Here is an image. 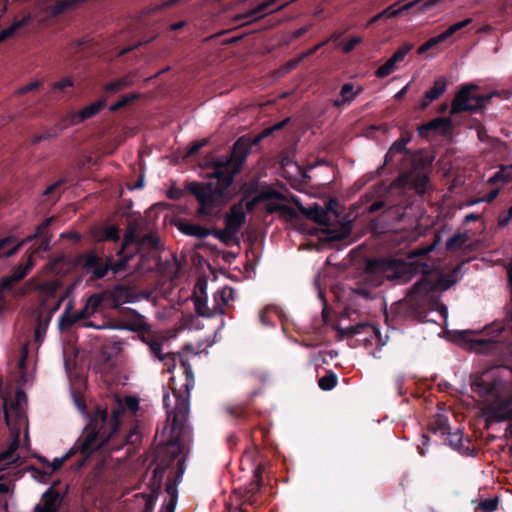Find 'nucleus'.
<instances>
[{
  "mask_svg": "<svg viewBox=\"0 0 512 512\" xmlns=\"http://www.w3.org/2000/svg\"><path fill=\"white\" fill-rule=\"evenodd\" d=\"M186 414L187 403L182 400L173 419L170 438L156 450L155 454L144 453L133 467L130 464V486L133 481H137L138 489L144 487L142 492L135 493L130 499V512H153L165 469L181 452L182 443L190 439V431L184 423ZM151 416V405L141 404L138 396L130 395V459L132 450L136 449L150 433ZM132 489L130 487V491Z\"/></svg>",
  "mask_w": 512,
  "mask_h": 512,
  "instance_id": "f257e3e1",
  "label": "nucleus"
},
{
  "mask_svg": "<svg viewBox=\"0 0 512 512\" xmlns=\"http://www.w3.org/2000/svg\"><path fill=\"white\" fill-rule=\"evenodd\" d=\"M161 220L162 224H177L178 230L187 236L204 239L211 229L187 220H174L170 211L163 205L155 206L149 219L139 222L132 219L130 213V304L145 299L156 305L153 297V272L160 266V240L152 221Z\"/></svg>",
  "mask_w": 512,
  "mask_h": 512,
  "instance_id": "f03ea898",
  "label": "nucleus"
},
{
  "mask_svg": "<svg viewBox=\"0 0 512 512\" xmlns=\"http://www.w3.org/2000/svg\"><path fill=\"white\" fill-rule=\"evenodd\" d=\"M286 122L287 120H284L270 128H266L253 138L240 137L233 144L232 150L228 155L215 158L211 163L212 172L208 176L216 179V183L189 182L186 184V189L199 202L198 216H218L221 207L228 201L227 189L232 184L235 175L240 172L252 148L257 146L262 139L271 135L275 130L282 129Z\"/></svg>",
  "mask_w": 512,
  "mask_h": 512,
  "instance_id": "7ed1b4c3",
  "label": "nucleus"
},
{
  "mask_svg": "<svg viewBox=\"0 0 512 512\" xmlns=\"http://www.w3.org/2000/svg\"><path fill=\"white\" fill-rule=\"evenodd\" d=\"M462 265L463 263L458 264L448 274L434 275L426 264L396 258H373L366 262L354 292L365 299H372V290L381 286L385 280L406 283L414 275L421 273V278L413 284L412 292L428 295L437 290H447L456 284Z\"/></svg>",
  "mask_w": 512,
  "mask_h": 512,
  "instance_id": "20e7f679",
  "label": "nucleus"
},
{
  "mask_svg": "<svg viewBox=\"0 0 512 512\" xmlns=\"http://www.w3.org/2000/svg\"><path fill=\"white\" fill-rule=\"evenodd\" d=\"M127 405V396L124 399L115 398L112 402V418L108 420L107 411L98 409L91 416L90 422L85 426L83 435L76 441L62 457L54 458L52 463L44 460L51 467V471L59 470L62 465L76 453L81 454V458L72 465V469L80 470L87 462L88 458L97 450L103 448L106 443L118 432L119 414Z\"/></svg>",
  "mask_w": 512,
  "mask_h": 512,
  "instance_id": "39448f33",
  "label": "nucleus"
},
{
  "mask_svg": "<svg viewBox=\"0 0 512 512\" xmlns=\"http://www.w3.org/2000/svg\"><path fill=\"white\" fill-rule=\"evenodd\" d=\"M511 379L512 369L501 366L484 371L471 382L472 391L482 400L481 410L487 422L512 421V393L502 396Z\"/></svg>",
  "mask_w": 512,
  "mask_h": 512,
  "instance_id": "423d86ee",
  "label": "nucleus"
},
{
  "mask_svg": "<svg viewBox=\"0 0 512 512\" xmlns=\"http://www.w3.org/2000/svg\"><path fill=\"white\" fill-rule=\"evenodd\" d=\"M130 339L139 340L145 345L149 347L150 353L156 357L159 361L164 363L168 367V372H172V370L176 367L177 361H179L180 369L182 370L185 376V383L183 384V390L173 388V396L175 397V393H185L186 392V384L188 379V374L185 368H190L192 377L194 378L193 370L187 356V352H193V345L186 344L182 351L177 353L162 352L163 342L166 340L164 336H162L159 332L152 330L150 323L147 318L140 314L136 309L130 308Z\"/></svg>",
  "mask_w": 512,
  "mask_h": 512,
  "instance_id": "0eeeda50",
  "label": "nucleus"
},
{
  "mask_svg": "<svg viewBox=\"0 0 512 512\" xmlns=\"http://www.w3.org/2000/svg\"><path fill=\"white\" fill-rule=\"evenodd\" d=\"M188 374L187 384H186V392L175 393V406L171 410H167V425L164 427V430L169 429V435L167 440L171 436V429L173 426V419L176 414L177 408L180 404V402L183 400L187 403V414L185 416V425H187L189 431H190V439L187 442L182 443L181 452L177 455L175 460L171 462V465L165 469V473L169 471L167 476V484H166V492L170 496V499L168 503L165 506V512H174L175 506H176V499H177V483L182 478V475L184 473V459L181 458V454H183L189 447V444L192 441V428L189 424V413H190V392L194 388L195 385V379H193L190 368H185Z\"/></svg>",
  "mask_w": 512,
  "mask_h": 512,
  "instance_id": "6e6552de",
  "label": "nucleus"
},
{
  "mask_svg": "<svg viewBox=\"0 0 512 512\" xmlns=\"http://www.w3.org/2000/svg\"><path fill=\"white\" fill-rule=\"evenodd\" d=\"M128 262V256L124 255L119 264H114L112 258L105 260L97 255L94 251L84 252L76 257V263L81 266L85 274L90 275L91 281L102 279L106 276L109 270L115 273L125 267Z\"/></svg>",
  "mask_w": 512,
  "mask_h": 512,
  "instance_id": "1a4fd4ad",
  "label": "nucleus"
},
{
  "mask_svg": "<svg viewBox=\"0 0 512 512\" xmlns=\"http://www.w3.org/2000/svg\"><path fill=\"white\" fill-rule=\"evenodd\" d=\"M478 88L475 84L461 85L453 98L450 114L456 115L462 112L478 113L483 111L493 94H477Z\"/></svg>",
  "mask_w": 512,
  "mask_h": 512,
  "instance_id": "9d476101",
  "label": "nucleus"
},
{
  "mask_svg": "<svg viewBox=\"0 0 512 512\" xmlns=\"http://www.w3.org/2000/svg\"><path fill=\"white\" fill-rule=\"evenodd\" d=\"M413 286L410 288L407 297L391 306V313L398 320H416L424 322L427 316L425 298L427 294L413 293Z\"/></svg>",
  "mask_w": 512,
  "mask_h": 512,
  "instance_id": "9b49d317",
  "label": "nucleus"
},
{
  "mask_svg": "<svg viewBox=\"0 0 512 512\" xmlns=\"http://www.w3.org/2000/svg\"><path fill=\"white\" fill-rule=\"evenodd\" d=\"M86 303L93 313L102 307L118 308L122 304L128 303V286L120 284L112 290L92 294L87 298Z\"/></svg>",
  "mask_w": 512,
  "mask_h": 512,
  "instance_id": "f8f14e48",
  "label": "nucleus"
},
{
  "mask_svg": "<svg viewBox=\"0 0 512 512\" xmlns=\"http://www.w3.org/2000/svg\"><path fill=\"white\" fill-rule=\"evenodd\" d=\"M431 163V159L421 155L411 161L410 168L401 174L403 180L412 186L417 193H424L427 188Z\"/></svg>",
  "mask_w": 512,
  "mask_h": 512,
  "instance_id": "ddd939ff",
  "label": "nucleus"
},
{
  "mask_svg": "<svg viewBox=\"0 0 512 512\" xmlns=\"http://www.w3.org/2000/svg\"><path fill=\"white\" fill-rule=\"evenodd\" d=\"M27 284L33 290L39 292L40 305L39 309L47 310L49 302L52 299H56L59 289L62 284L59 280L39 281L35 278H31Z\"/></svg>",
  "mask_w": 512,
  "mask_h": 512,
  "instance_id": "4468645a",
  "label": "nucleus"
},
{
  "mask_svg": "<svg viewBox=\"0 0 512 512\" xmlns=\"http://www.w3.org/2000/svg\"><path fill=\"white\" fill-rule=\"evenodd\" d=\"M335 200H330L326 207H322L319 204H314L310 207H301V212L310 220L321 226L329 227L331 225V216L333 215L335 220L338 218V213L334 209Z\"/></svg>",
  "mask_w": 512,
  "mask_h": 512,
  "instance_id": "2eb2a0df",
  "label": "nucleus"
},
{
  "mask_svg": "<svg viewBox=\"0 0 512 512\" xmlns=\"http://www.w3.org/2000/svg\"><path fill=\"white\" fill-rule=\"evenodd\" d=\"M378 190L373 189L365 192L360 199L353 204V210L363 209L361 214H374L379 211L386 212L389 208L382 197H377Z\"/></svg>",
  "mask_w": 512,
  "mask_h": 512,
  "instance_id": "dca6fc26",
  "label": "nucleus"
},
{
  "mask_svg": "<svg viewBox=\"0 0 512 512\" xmlns=\"http://www.w3.org/2000/svg\"><path fill=\"white\" fill-rule=\"evenodd\" d=\"M472 22L471 18H466L463 21H459L457 23H454L451 25L448 29H446L444 32L440 33L439 35L432 37L428 39L425 43H423L418 48V54H423L430 50L431 48L435 47L436 45L446 41L448 38L453 36L456 32L459 30L465 28Z\"/></svg>",
  "mask_w": 512,
  "mask_h": 512,
  "instance_id": "f3484780",
  "label": "nucleus"
},
{
  "mask_svg": "<svg viewBox=\"0 0 512 512\" xmlns=\"http://www.w3.org/2000/svg\"><path fill=\"white\" fill-rule=\"evenodd\" d=\"M105 107H106V99L101 98V99H98L97 101L87 105L83 109L76 111V112H71V113L67 114L66 116H67L68 120L70 121L69 123L72 126H74V125L84 122L87 119L94 117L100 111H102Z\"/></svg>",
  "mask_w": 512,
  "mask_h": 512,
  "instance_id": "a211bd4d",
  "label": "nucleus"
},
{
  "mask_svg": "<svg viewBox=\"0 0 512 512\" xmlns=\"http://www.w3.org/2000/svg\"><path fill=\"white\" fill-rule=\"evenodd\" d=\"M3 412H4V418L6 425L11 430L12 435V441H14L15 438V432L18 431V439L20 440V428L17 426H14L12 424L11 418L14 417L16 420H20L22 418V405L18 402L13 400L11 403H9V400L7 398L3 399Z\"/></svg>",
  "mask_w": 512,
  "mask_h": 512,
  "instance_id": "6ab92c4d",
  "label": "nucleus"
},
{
  "mask_svg": "<svg viewBox=\"0 0 512 512\" xmlns=\"http://www.w3.org/2000/svg\"><path fill=\"white\" fill-rule=\"evenodd\" d=\"M445 443L463 456L473 455L474 449L470 447V439L464 438L463 432L459 429L455 432L450 431L445 436Z\"/></svg>",
  "mask_w": 512,
  "mask_h": 512,
  "instance_id": "aec40b11",
  "label": "nucleus"
},
{
  "mask_svg": "<svg viewBox=\"0 0 512 512\" xmlns=\"http://www.w3.org/2000/svg\"><path fill=\"white\" fill-rule=\"evenodd\" d=\"M43 503L36 504L34 507V512H58L61 503L62 497L60 493L55 490L53 487L48 488L41 497Z\"/></svg>",
  "mask_w": 512,
  "mask_h": 512,
  "instance_id": "412c9836",
  "label": "nucleus"
},
{
  "mask_svg": "<svg viewBox=\"0 0 512 512\" xmlns=\"http://www.w3.org/2000/svg\"><path fill=\"white\" fill-rule=\"evenodd\" d=\"M128 397V394L126 392H115L113 393L112 397L109 399V402L106 403V407L105 408H102L100 406H97L96 409L93 411L92 414L89 415L88 413V410H87V406H86V403L84 401V399L78 395V394H74V403H75V406L78 408V410L82 413V414H86L87 416H89V419L91 418V416L96 412V410L98 409H102V410H106L107 411V417H108V420H110L113 416L112 414V402L115 398H119V399H124L125 397ZM128 408V404L126 406H124L123 410L120 412L119 414V417L126 411V409Z\"/></svg>",
  "mask_w": 512,
  "mask_h": 512,
  "instance_id": "4be33fe9",
  "label": "nucleus"
},
{
  "mask_svg": "<svg viewBox=\"0 0 512 512\" xmlns=\"http://www.w3.org/2000/svg\"><path fill=\"white\" fill-rule=\"evenodd\" d=\"M279 0H267L260 4H258L254 9L250 10L246 14H242L238 16V19H248L253 18V20L259 19L263 17V14L265 13H272L276 11L283 10L285 7H287L290 3L294 2L295 0L287 1L277 7L274 8V5L278 3Z\"/></svg>",
  "mask_w": 512,
  "mask_h": 512,
  "instance_id": "5701e85b",
  "label": "nucleus"
},
{
  "mask_svg": "<svg viewBox=\"0 0 512 512\" xmlns=\"http://www.w3.org/2000/svg\"><path fill=\"white\" fill-rule=\"evenodd\" d=\"M264 471V466L262 464L257 465L254 470L253 480L248 485L245 494H244V504L249 505H257L258 504V493L263 484L262 474Z\"/></svg>",
  "mask_w": 512,
  "mask_h": 512,
  "instance_id": "b1692460",
  "label": "nucleus"
},
{
  "mask_svg": "<svg viewBox=\"0 0 512 512\" xmlns=\"http://www.w3.org/2000/svg\"><path fill=\"white\" fill-rule=\"evenodd\" d=\"M123 341H113L105 344L101 350V360L110 366H115L118 356L123 352Z\"/></svg>",
  "mask_w": 512,
  "mask_h": 512,
  "instance_id": "393cba45",
  "label": "nucleus"
},
{
  "mask_svg": "<svg viewBox=\"0 0 512 512\" xmlns=\"http://www.w3.org/2000/svg\"><path fill=\"white\" fill-rule=\"evenodd\" d=\"M234 289L231 287H224L223 289L217 290L214 294V306L215 316L217 314L223 315L225 313V307L230 301L234 299Z\"/></svg>",
  "mask_w": 512,
  "mask_h": 512,
  "instance_id": "a878e982",
  "label": "nucleus"
},
{
  "mask_svg": "<svg viewBox=\"0 0 512 512\" xmlns=\"http://www.w3.org/2000/svg\"><path fill=\"white\" fill-rule=\"evenodd\" d=\"M396 154H402L407 157L410 162L420 157L422 154L420 151H412L403 145L398 139L393 142L388 152L385 155V164H390Z\"/></svg>",
  "mask_w": 512,
  "mask_h": 512,
  "instance_id": "bb28decb",
  "label": "nucleus"
},
{
  "mask_svg": "<svg viewBox=\"0 0 512 512\" xmlns=\"http://www.w3.org/2000/svg\"><path fill=\"white\" fill-rule=\"evenodd\" d=\"M362 87H358L356 91H354L353 83H345L339 92L338 98L333 101V106L336 108H342L345 105H349L357 95L362 92Z\"/></svg>",
  "mask_w": 512,
  "mask_h": 512,
  "instance_id": "cd10ccee",
  "label": "nucleus"
},
{
  "mask_svg": "<svg viewBox=\"0 0 512 512\" xmlns=\"http://www.w3.org/2000/svg\"><path fill=\"white\" fill-rule=\"evenodd\" d=\"M246 220V214L239 206H232L230 213L225 218V226L228 230L235 232L236 234L241 229Z\"/></svg>",
  "mask_w": 512,
  "mask_h": 512,
  "instance_id": "c85d7f7f",
  "label": "nucleus"
},
{
  "mask_svg": "<svg viewBox=\"0 0 512 512\" xmlns=\"http://www.w3.org/2000/svg\"><path fill=\"white\" fill-rule=\"evenodd\" d=\"M88 1L89 0H57L53 5L47 7V12L51 16L57 17L66 11L79 8L82 4Z\"/></svg>",
  "mask_w": 512,
  "mask_h": 512,
  "instance_id": "c756f323",
  "label": "nucleus"
},
{
  "mask_svg": "<svg viewBox=\"0 0 512 512\" xmlns=\"http://www.w3.org/2000/svg\"><path fill=\"white\" fill-rule=\"evenodd\" d=\"M226 412L234 419L246 423L253 417V410L249 403H239L226 407Z\"/></svg>",
  "mask_w": 512,
  "mask_h": 512,
  "instance_id": "7c9ffc66",
  "label": "nucleus"
},
{
  "mask_svg": "<svg viewBox=\"0 0 512 512\" xmlns=\"http://www.w3.org/2000/svg\"><path fill=\"white\" fill-rule=\"evenodd\" d=\"M336 338L338 341L352 338L356 335L364 334L365 329L371 330L370 323H357L346 328H342L339 325H335Z\"/></svg>",
  "mask_w": 512,
  "mask_h": 512,
  "instance_id": "2f4dec72",
  "label": "nucleus"
},
{
  "mask_svg": "<svg viewBox=\"0 0 512 512\" xmlns=\"http://www.w3.org/2000/svg\"><path fill=\"white\" fill-rule=\"evenodd\" d=\"M93 238L98 241H118L120 239V229L116 225H110L103 228L92 230Z\"/></svg>",
  "mask_w": 512,
  "mask_h": 512,
  "instance_id": "473e14b6",
  "label": "nucleus"
},
{
  "mask_svg": "<svg viewBox=\"0 0 512 512\" xmlns=\"http://www.w3.org/2000/svg\"><path fill=\"white\" fill-rule=\"evenodd\" d=\"M428 428L433 434L446 436L450 432L449 420L443 414H436L431 418Z\"/></svg>",
  "mask_w": 512,
  "mask_h": 512,
  "instance_id": "72a5a7b5",
  "label": "nucleus"
},
{
  "mask_svg": "<svg viewBox=\"0 0 512 512\" xmlns=\"http://www.w3.org/2000/svg\"><path fill=\"white\" fill-rule=\"evenodd\" d=\"M201 293L204 294V296L194 297L195 312L201 317L212 318L215 316V311L213 308L210 309L207 305V296L204 287L201 288Z\"/></svg>",
  "mask_w": 512,
  "mask_h": 512,
  "instance_id": "f704fd0d",
  "label": "nucleus"
},
{
  "mask_svg": "<svg viewBox=\"0 0 512 512\" xmlns=\"http://www.w3.org/2000/svg\"><path fill=\"white\" fill-rule=\"evenodd\" d=\"M46 313V310L44 309H37V316H36V327H35V339L37 341H40L43 336L46 333V330L48 328L49 322L51 320V315H44Z\"/></svg>",
  "mask_w": 512,
  "mask_h": 512,
  "instance_id": "c9c22d12",
  "label": "nucleus"
},
{
  "mask_svg": "<svg viewBox=\"0 0 512 512\" xmlns=\"http://www.w3.org/2000/svg\"><path fill=\"white\" fill-rule=\"evenodd\" d=\"M440 1L441 0H413L405 3V6L409 9V12L413 10L417 14H422L430 10Z\"/></svg>",
  "mask_w": 512,
  "mask_h": 512,
  "instance_id": "e433bc0d",
  "label": "nucleus"
},
{
  "mask_svg": "<svg viewBox=\"0 0 512 512\" xmlns=\"http://www.w3.org/2000/svg\"><path fill=\"white\" fill-rule=\"evenodd\" d=\"M370 327L372 329H365L364 337L362 339H358L357 341H363L365 344H367L371 343L372 338H375L379 346H384L387 342L388 336L383 337L380 329L377 326L370 324Z\"/></svg>",
  "mask_w": 512,
  "mask_h": 512,
  "instance_id": "4c0bfd02",
  "label": "nucleus"
},
{
  "mask_svg": "<svg viewBox=\"0 0 512 512\" xmlns=\"http://www.w3.org/2000/svg\"><path fill=\"white\" fill-rule=\"evenodd\" d=\"M431 131H438L446 135L452 128V121L447 117H438L427 122Z\"/></svg>",
  "mask_w": 512,
  "mask_h": 512,
  "instance_id": "58836bf2",
  "label": "nucleus"
},
{
  "mask_svg": "<svg viewBox=\"0 0 512 512\" xmlns=\"http://www.w3.org/2000/svg\"><path fill=\"white\" fill-rule=\"evenodd\" d=\"M68 120L67 116L65 115L63 118H61L54 126L47 128L43 135L46 140L56 138L62 131L72 126Z\"/></svg>",
  "mask_w": 512,
  "mask_h": 512,
  "instance_id": "ea45409f",
  "label": "nucleus"
},
{
  "mask_svg": "<svg viewBox=\"0 0 512 512\" xmlns=\"http://www.w3.org/2000/svg\"><path fill=\"white\" fill-rule=\"evenodd\" d=\"M19 448L18 431L15 432V438L12 443L9 444L8 448L0 453V463L3 461L11 460L12 463H16L19 456H15L16 451Z\"/></svg>",
  "mask_w": 512,
  "mask_h": 512,
  "instance_id": "a19ab883",
  "label": "nucleus"
},
{
  "mask_svg": "<svg viewBox=\"0 0 512 512\" xmlns=\"http://www.w3.org/2000/svg\"><path fill=\"white\" fill-rule=\"evenodd\" d=\"M468 239L469 238L466 233H456L447 240L446 249L451 252L460 250L466 245Z\"/></svg>",
  "mask_w": 512,
  "mask_h": 512,
  "instance_id": "79ce46f5",
  "label": "nucleus"
},
{
  "mask_svg": "<svg viewBox=\"0 0 512 512\" xmlns=\"http://www.w3.org/2000/svg\"><path fill=\"white\" fill-rule=\"evenodd\" d=\"M77 314H78L77 318H80L81 321H83L81 324L82 327L95 328V329L105 328L104 324L98 325V324H95L94 322L88 320L94 313L90 310V307L87 306L86 302H85L84 307L80 311H78Z\"/></svg>",
  "mask_w": 512,
  "mask_h": 512,
  "instance_id": "37998d69",
  "label": "nucleus"
},
{
  "mask_svg": "<svg viewBox=\"0 0 512 512\" xmlns=\"http://www.w3.org/2000/svg\"><path fill=\"white\" fill-rule=\"evenodd\" d=\"M29 20V17H24L21 20L14 21L9 27L0 32V42H4L8 38L15 35V33L22 28Z\"/></svg>",
  "mask_w": 512,
  "mask_h": 512,
  "instance_id": "c03bdc74",
  "label": "nucleus"
},
{
  "mask_svg": "<svg viewBox=\"0 0 512 512\" xmlns=\"http://www.w3.org/2000/svg\"><path fill=\"white\" fill-rule=\"evenodd\" d=\"M77 312L74 314L61 315L58 320V327L60 331L70 330L76 323L80 322L81 319L77 318Z\"/></svg>",
  "mask_w": 512,
  "mask_h": 512,
  "instance_id": "a18cd8bd",
  "label": "nucleus"
},
{
  "mask_svg": "<svg viewBox=\"0 0 512 512\" xmlns=\"http://www.w3.org/2000/svg\"><path fill=\"white\" fill-rule=\"evenodd\" d=\"M338 383L337 375L333 371H329L326 375L318 380L320 389L324 391L332 390Z\"/></svg>",
  "mask_w": 512,
  "mask_h": 512,
  "instance_id": "49530a36",
  "label": "nucleus"
},
{
  "mask_svg": "<svg viewBox=\"0 0 512 512\" xmlns=\"http://www.w3.org/2000/svg\"><path fill=\"white\" fill-rule=\"evenodd\" d=\"M181 0H165L160 4H155L153 6H150L143 10L141 17H144L145 15H150L153 13H158L162 11L163 9H167L169 7H172L179 3Z\"/></svg>",
  "mask_w": 512,
  "mask_h": 512,
  "instance_id": "de8ad7c7",
  "label": "nucleus"
},
{
  "mask_svg": "<svg viewBox=\"0 0 512 512\" xmlns=\"http://www.w3.org/2000/svg\"><path fill=\"white\" fill-rule=\"evenodd\" d=\"M447 89V80L444 77L437 78L433 86L427 91L433 95L435 99H438Z\"/></svg>",
  "mask_w": 512,
  "mask_h": 512,
  "instance_id": "09e8293b",
  "label": "nucleus"
},
{
  "mask_svg": "<svg viewBox=\"0 0 512 512\" xmlns=\"http://www.w3.org/2000/svg\"><path fill=\"white\" fill-rule=\"evenodd\" d=\"M214 237H216L219 241L224 243L225 245H229L234 236L236 235L235 232H232L231 230H228V228L225 226L222 230H211V234Z\"/></svg>",
  "mask_w": 512,
  "mask_h": 512,
  "instance_id": "8fccbe9b",
  "label": "nucleus"
},
{
  "mask_svg": "<svg viewBox=\"0 0 512 512\" xmlns=\"http://www.w3.org/2000/svg\"><path fill=\"white\" fill-rule=\"evenodd\" d=\"M15 283L16 282L12 280L10 276L0 279V311L2 310L3 304L5 302L4 292L11 291Z\"/></svg>",
  "mask_w": 512,
  "mask_h": 512,
  "instance_id": "3c124183",
  "label": "nucleus"
},
{
  "mask_svg": "<svg viewBox=\"0 0 512 512\" xmlns=\"http://www.w3.org/2000/svg\"><path fill=\"white\" fill-rule=\"evenodd\" d=\"M396 63L390 57L383 65H381L376 71L375 76L377 78H385L394 72Z\"/></svg>",
  "mask_w": 512,
  "mask_h": 512,
  "instance_id": "603ef678",
  "label": "nucleus"
},
{
  "mask_svg": "<svg viewBox=\"0 0 512 512\" xmlns=\"http://www.w3.org/2000/svg\"><path fill=\"white\" fill-rule=\"evenodd\" d=\"M72 289H73V285L66 288L65 291L56 299V301L53 305H51L49 303L48 309L46 310V314L52 316V314L55 313L60 308L63 301L69 296Z\"/></svg>",
  "mask_w": 512,
  "mask_h": 512,
  "instance_id": "864d4df0",
  "label": "nucleus"
},
{
  "mask_svg": "<svg viewBox=\"0 0 512 512\" xmlns=\"http://www.w3.org/2000/svg\"><path fill=\"white\" fill-rule=\"evenodd\" d=\"M38 238L37 234L34 233V234H31L29 236H27L26 238L22 239L21 241H19L18 243H16L11 249L7 250L6 253H4V256L6 258L8 257H11L15 254L18 253V251L24 246L26 245L27 243L33 241L34 239Z\"/></svg>",
  "mask_w": 512,
  "mask_h": 512,
  "instance_id": "5fc2aeb1",
  "label": "nucleus"
},
{
  "mask_svg": "<svg viewBox=\"0 0 512 512\" xmlns=\"http://www.w3.org/2000/svg\"><path fill=\"white\" fill-rule=\"evenodd\" d=\"M363 38L361 36H354L348 40L342 41L339 46L342 49V52L345 54L350 53L357 45L362 43Z\"/></svg>",
  "mask_w": 512,
  "mask_h": 512,
  "instance_id": "6e6d98bb",
  "label": "nucleus"
},
{
  "mask_svg": "<svg viewBox=\"0 0 512 512\" xmlns=\"http://www.w3.org/2000/svg\"><path fill=\"white\" fill-rule=\"evenodd\" d=\"M498 502L497 497L484 499L478 504V509L482 512H494L497 510Z\"/></svg>",
  "mask_w": 512,
  "mask_h": 512,
  "instance_id": "4d7b16f0",
  "label": "nucleus"
},
{
  "mask_svg": "<svg viewBox=\"0 0 512 512\" xmlns=\"http://www.w3.org/2000/svg\"><path fill=\"white\" fill-rule=\"evenodd\" d=\"M127 84V77L124 76L120 80L112 81L105 86V93L107 95L114 94L118 91H120L125 85Z\"/></svg>",
  "mask_w": 512,
  "mask_h": 512,
  "instance_id": "13d9d810",
  "label": "nucleus"
},
{
  "mask_svg": "<svg viewBox=\"0 0 512 512\" xmlns=\"http://www.w3.org/2000/svg\"><path fill=\"white\" fill-rule=\"evenodd\" d=\"M413 48L412 44L406 43L400 46L394 54L391 56L392 60L397 64L399 62H402L406 55L409 53V51Z\"/></svg>",
  "mask_w": 512,
  "mask_h": 512,
  "instance_id": "bf43d9fd",
  "label": "nucleus"
},
{
  "mask_svg": "<svg viewBox=\"0 0 512 512\" xmlns=\"http://www.w3.org/2000/svg\"><path fill=\"white\" fill-rule=\"evenodd\" d=\"M28 354H29L28 343H24L21 346V349H20V359L18 361V368L21 371H24L26 369V361H27V358H28Z\"/></svg>",
  "mask_w": 512,
  "mask_h": 512,
  "instance_id": "052dcab7",
  "label": "nucleus"
},
{
  "mask_svg": "<svg viewBox=\"0 0 512 512\" xmlns=\"http://www.w3.org/2000/svg\"><path fill=\"white\" fill-rule=\"evenodd\" d=\"M436 99L433 95L429 94L427 91L424 93L422 99L419 101L417 105V109L420 111H424L427 107Z\"/></svg>",
  "mask_w": 512,
  "mask_h": 512,
  "instance_id": "680f3d73",
  "label": "nucleus"
},
{
  "mask_svg": "<svg viewBox=\"0 0 512 512\" xmlns=\"http://www.w3.org/2000/svg\"><path fill=\"white\" fill-rule=\"evenodd\" d=\"M17 241V238L13 235L7 236L0 240V256L5 257L4 253L7 251L5 250L8 246L14 244Z\"/></svg>",
  "mask_w": 512,
  "mask_h": 512,
  "instance_id": "e2e57ef3",
  "label": "nucleus"
},
{
  "mask_svg": "<svg viewBox=\"0 0 512 512\" xmlns=\"http://www.w3.org/2000/svg\"><path fill=\"white\" fill-rule=\"evenodd\" d=\"M52 222H53V218L50 217V218L45 219L40 225H38L36 228V231H35L37 236L42 237V236H45L46 233H49L48 227L51 225Z\"/></svg>",
  "mask_w": 512,
  "mask_h": 512,
  "instance_id": "0e129e2a",
  "label": "nucleus"
},
{
  "mask_svg": "<svg viewBox=\"0 0 512 512\" xmlns=\"http://www.w3.org/2000/svg\"><path fill=\"white\" fill-rule=\"evenodd\" d=\"M508 175L506 173V170L505 168H501L499 171H497L490 179H489V182L490 183H497L499 181H503V182H508L509 181V178L506 176Z\"/></svg>",
  "mask_w": 512,
  "mask_h": 512,
  "instance_id": "69168bd1",
  "label": "nucleus"
},
{
  "mask_svg": "<svg viewBox=\"0 0 512 512\" xmlns=\"http://www.w3.org/2000/svg\"><path fill=\"white\" fill-rule=\"evenodd\" d=\"M182 196L183 190L175 185H172L167 191V197L171 200H179Z\"/></svg>",
  "mask_w": 512,
  "mask_h": 512,
  "instance_id": "338daca9",
  "label": "nucleus"
},
{
  "mask_svg": "<svg viewBox=\"0 0 512 512\" xmlns=\"http://www.w3.org/2000/svg\"><path fill=\"white\" fill-rule=\"evenodd\" d=\"M26 275H27V273H26L25 269H23V265H19L13 270L10 277L12 278V280H14L17 283V282L21 281L22 279H24L26 277Z\"/></svg>",
  "mask_w": 512,
  "mask_h": 512,
  "instance_id": "774afa93",
  "label": "nucleus"
}]
</instances>
